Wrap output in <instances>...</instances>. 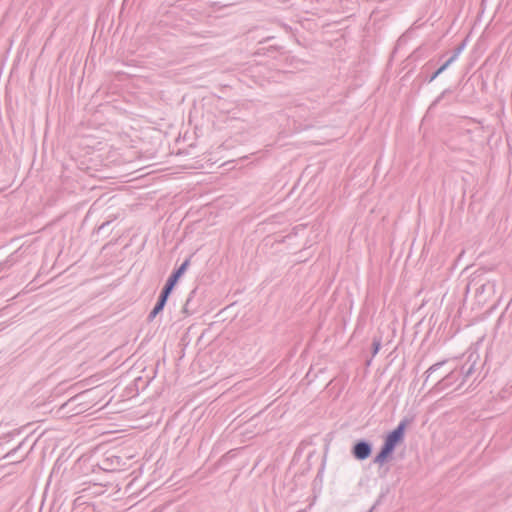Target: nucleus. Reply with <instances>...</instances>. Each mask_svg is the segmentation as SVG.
<instances>
[{
    "label": "nucleus",
    "instance_id": "f3484780",
    "mask_svg": "<svg viewBox=\"0 0 512 512\" xmlns=\"http://www.w3.org/2000/svg\"><path fill=\"white\" fill-rule=\"evenodd\" d=\"M380 502H381V498H379V499L375 502V504H374V505L369 509V511H368V512H373V511H374V509L376 508V506H378V505L380 504Z\"/></svg>",
    "mask_w": 512,
    "mask_h": 512
},
{
    "label": "nucleus",
    "instance_id": "2eb2a0df",
    "mask_svg": "<svg viewBox=\"0 0 512 512\" xmlns=\"http://www.w3.org/2000/svg\"><path fill=\"white\" fill-rule=\"evenodd\" d=\"M460 54H458L456 51H453V54L445 61L450 66L456 59L459 57Z\"/></svg>",
    "mask_w": 512,
    "mask_h": 512
},
{
    "label": "nucleus",
    "instance_id": "6e6552de",
    "mask_svg": "<svg viewBox=\"0 0 512 512\" xmlns=\"http://www.w3.org/2000/svg\"><path fill=\"white\" fill-rule=\"evenodd\" d=\"M170 295L171 294L161 290L154 307L159 309L162 312L167 304V301H168Z\"/></svg>",
    "mask_w": 512,
    "mask_h": 512
},
{
    "label": "nucleus",
    "instance_id": "0eeeda50",
    "mask_svg": "<svg viewBox=\"0 0 512 512\" xmlns=\"http://www.w3.org/2000/svg\"><path fill=\"white\" fill-rule=\"evenodd\" d=\"M447 361L446 360H443V361H440V362H437L433 365H431L424 373L425 375V379H424V383H423V386H425L429 380V378L432 376L433 373H435L437 370H439Z\"/></svg>",
    "mask_w": 512,
    "mask_h": 512
},
{
    "label": "nucleus",
    "instance_id": "7ed1b4c3",
    "mask_svg": "<svg viewBox=\"0 0 512 512\" xmlns=\"http://www.w3.org/2000/svg\"><path fill=\"white\" fill-rule=\"evenodd\" d=\"M190 265V258L184 260V262L176 269L172 271L170 276L168 277L166 283L164 284L162 290L171 294L175 286L177 285L179 279L183 276Z\"/></svg>",
    "mask_w": 512,
    "mask_h": 512
},
{
    "label": "nucleus",
    "instance_id": "9d476101",
    "mask_svg": "<svg viewBox=\"0 0 512 512\" xmlns=\"http://www.w3.org/2000/svg\"><path fill=\"white\" fill-rule=\"evenodd\" d=\"M15 264L13 254L0 263V273L10 269Z\"/></svg>",
    "mask_w": 512,
    "mask_h": 512
},
{
    "label": "nucleus",
    "instance_id": "ddd939ff",
    "mask_svg": "<svg viewBox=\"0 0 512 512\" xmlns=\"http://www.w3.org/2000/svg\"><path fill=\"white\" fill-rule=\"evenodd\" d=\"M160 313H161V311L159 309L153 307V309L148 314L147 320L149 322L153 321L157 317V315L160 314Z\"/></svg>",
    "mask_w": 512,
    "mask_h": 512
},
{
    "label": "nucleus",
    "instance_id": "423d86ee",
    "mask_svg": "<svg viewBox=\"0 0 512 512\" xmlns=\"http://www.w3.org/2000/svg\"><path fill=\"white\" fill-rule=\"evenodd\" d=\"M197 288H194L188 295V298L183 306V313L192 315L196 312L197 306L193 304V297L196 294Z\"/></svg>",
    "mask_w": 512,
    "mask_h": 512
},
{
    "label": "nucleus",
    "instance_id": "f8f14e48",
    "mask_svg": "<svg viewBox=\"0 0 512 512\" xmlns=\"http://www.w3.org/2000/svg\"><path fill=\"white\" fill-rule=\"evenodd\" d=\"M381 348V338H373L372 341V355L375 356Z\"/></svg>",
    "mask_w": 512,
    "mask_h": 512
},
{
    "label": "nucleus",
    "instance_id": "20e7f679",
    "mask_svg": "<svg viewBox=\"0 0 512 512\" xmlns=\"http://www.w3.org/2000/svg\"><path fill=\"white\" fill-rule=\"evenodd\" d=\"M372 453V443L365 439L357 440L351 449L353 457L359 461L366 460Z\"/></svg>",
    "mask_w": 512,
    "mask_h": 512
},
{
    "label": "nucleus",
    "instance_id": "1a4fd4ad",
    "mask_svg": "<svg viewBox=\"0 0 512 512\" xmlns=\"http://www.w3.org/2000/svg\"><path fill=\"white\" fill-rule=\"evenodd\" d=\"M449 67L448 63L444 62L435 72L427 76L425 81L428 83L433 82L441 73H443Z\"/></svg>",
    "mask_w": 512,
    "mask_h": 512
},
{
    "label": "nucleus",
    "instance_id": "f03ea898",
    "mask_svg": "<svg viewBox=\"0 0 512 512\" xmlns=\"http://www.w3.org/2000/svg\"><path fill=\"white\" fill-rule=\"evenodd\" d=\"M414 421V417H404L397 427L384 438L383 444L395 451V448L404 440L405 430Z\"/></svg>",
    "mask_w": 512,
    "mask_h": 512
},
{
    "label": "nucleus",
    "instance_id": "dca6fc26",
    "mask_svg": "<svg viewBox=\"0 0 512 512\" xmlns=\"http://www.w3.org/2000/svg\"><path fill=\"white\" fill-rule=\"evenodd\" d=\"M465 41L461 42L455 49L454 51H456L458 54H461V52L464 50L465 48Z\"/></svg>",
    "mask_w": 512,
    "mask_h": 512
},
{
    "label": "nucleus",
    "instance_id": "4468645a",
    "mask_svg": "<svg viewBox=\"0 0 512 512\" xmlns=\"http://www.w3.org/2000/svg\"><path fill=\"white\" fill-rule=\"evenodd\" d=\"M160 313H161V311L159 309L153 307V309L148 314L147 320L149 322L153 321L157 317V315L160 314Z\"/></svg>",
    "mask_w": 512,
    "mask_h": 512
},
{
    "label": "nucleus",
    "instance_id": "a211bd4d",
    "mask_svg": "<svg viewBox=\"0 0 512 512\" xmlns=\"http://www.w3.org/2000/svg\"><path fill=\"white\" fill-rule=\"evenodd\" d=\"M490 285H491L492 287H494V284H491L490 282H488L487 284H483V285L480 287L481 291H484V290H485V288H486L487 286H490Z\"/></svg>",
    "mask_w": 512,
    "mask_h": 512
},
{
    "label": "nucleus",
    "instance_id": "39448f33",
    "mask_svg": "<svg viewBox=\"0 0 512 512\" xmlns=\"http://www.w3.org/2000/svg\"><path fill=\"white\" fill-rule=\"evenodd\" d=\"M393 452L394 451L392 449L383 444L377 455L374 457L373 463L378 464L380 466L383 465L385 462L389 460V458L392 457Z\"/></svg>",
    "mask_w": 512,
    "mask_h": 512
},
{
    "label": "nucleus",
    "instance_id": "f257e3e1",
    "mask_svg": "<svg viewBox=\"0 0 512 512\" xmlns=\"http://www.w3.org/2000/svg\"><path fill=\"white\" fill-rule=\"evenodd\" d=\"M479 355L470 354L466 363L461 366L460 372L451 371L441 379H439L434 386L430 389V392H441L450 387L458 378L462 376V383L466 382L476 371L475 365Z\"/></svg>",
    "mask_w": 512,
    "mask_h": 512
},
{
    "label": "nucleus",
    "instance_id": "9b49d317",
    "mask_svg": "<svg viewBox=\"0 0 512 512\" xmlns=\"http://www.w3.org/2000/svg\"><path fill=\"white\" fill-rule=\"evenodd\" d=\"M452 93V89L447 88L432 102L429 109H433L437 104L441 102V100L445 97V95Z\"/></svg>",
    "mask_w": 512,
    "mask_h": 512
}]
</instances>
